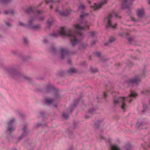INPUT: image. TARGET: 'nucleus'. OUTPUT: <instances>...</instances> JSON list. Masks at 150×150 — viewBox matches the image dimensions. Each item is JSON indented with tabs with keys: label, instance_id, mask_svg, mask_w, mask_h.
<instances>
[{
	"label": "nucleus",
	"instance_id": "nucleus-1",
	"mask_svg": "<svg viewBox=\"0 0 150 150\" xmlns=\"http://www.w3.org/2000/svg\"><path fill=\"white\" fill-rule=\"evenodd\" d=\"M58 32L63 36L69 37L71 40H74L71 41V44L73 46H74L84 37L83 34L82 33H72L71 31H67V30L63 28L61 30H59Z\"/></svg>",
	"mask_w": 150,
	"mask_h": 150
},
{
	"label": "nucleus",
	"instance_id": "nucleus-2",
	"mask_svg": "<svg viewBox=\"0 0 150 150\" xmlns=\"http://www.w3.org/2000/svg\"><path fill=\"white\" fill-rule=\"evenodd\" d=\"M137 96L136 93L131 91L130 94L127 97H119L117 98H114L113 99V103L115 105H116L118 103L121 104V108L123 110H125L127 106L125 104V102L128 101L129 103H130L133 100L132 98H136Z\"/></svg>",
	"mask_w": 150,
	"mask_h": 150
},
{
	"label": "nucleus",
	"instance_id": "nucleus-3",
	"mask_svg": "<svg viewBox=\"0 0 150 150\" xmlns=\"http://www.w3.org/2000/svg\"><path fill=\"white\" fill-rule=\"evenodd\" d=\"M12 69L13 71V72L11 73L12 75L11 77L15 80L18 81L24 80L30 84L33 83V78L23 74L17 68L16 69Z\"/></svg>",
	"mask_w": 150,
	"mask_h": 150
},
{
	"label": "nucleus",
	"instance_id": "nucleus-4",
	"mask_svg": "<svg viewBox=\"0 0 150 150\" xmlns=\"http://www.w3.org/2000/svg\"><path fill=\"white\" fill-rule=\"evenodd\" d=\"M37 91L41 92H43L45 93H48L51 92H53V99L54 100L57 99H59L61 98L59 89L50 83L47 84L46 87L42 90L39 89L37 90Z\"/></svg>",
	"mask_w": 150,
	"mask_h": 150
},
{
	"label": "nucleus",
	"instance_id": "nucleus-5",
	"mask_svg": "<svg viewBox=\"0 0 150 150\" xmlns=\"http://www.w3.org/2000/svg\"><path fill=\"white\" fill-rule=\"evenodd\" d=\"M100 138L101 139H105L106 142L109 143L110 150H131L132 145L130 144H127L121 149L118 146L112 144L110 139H105L102 136H100Z\"/></svg>",
	"mask_w": 150,
	"mask_h": 150
},
{
	"label": "nucleus",
	"instance_id": "nucleus-6",
	"mask_svg": "<svg viewBox=\"0 0 150 150\" xmlns=\"http://www.w3.org/2000/svg\"><path fill=\"white\" fill-rule=\"evenodd\" d=\"M147 72L145 69H144L142 71V75L138 74L136 75L133 79H129L126 81V83L129 86L130 85H132L133 84H139L140 82V78L142 76L144 75Z\"/></svg>",
	"mask_w": 150,
	"mask_h": 150
},
{
	"label": "nucleus",
	"instance_id": "nucleus-7",
	"mask_svg": "<svg viewBox=\"0 0 150 150\" xmlns=\"http://www.w3.org/2000/svg\"><path fill=\"white\" fill-rule=\"evenodd\" d=\"M79 100L76 99L73 102V104L70 105L67 109V113H64L63 114V117L65 119H67L69 118V113H71L74 109L76 107L79 103Z\"/></svg>",
	"mask_w": 150,
	"mask_h": 150
},
{
	"label": "nucleus",
	"instance_id": "nucleus-8",
	"mask_svg": "<svg viewBox=\"0 0 150 150\" xmlns=\"http://www.w3.org/2000/svg\"><path fill=\"white\" fill-rule=\"evenodd\" d=\"M0 68L3 69L4 70L8 73L11 77L12 75L11 73L13 71L12 69H16V68L14 66L6 67L4 66V63L2 60L0 59Z\"/></svg>",
	"mask_w": 150,
	"mask_h": 150
},
{
	"label": "nucleus",
	"instance_id": "nucleus-9",
	"mask_svg": "<svg viewBox=\"0 0 150 150\" xmlns=\"http://www.w3.org/2000/svg\"><path fill=\"white\" fill-rule=\"evenodd\" d=\"M113 16V15L111 14H109L108 16L104 18V21L106 23L105 26L106 30H108L110 28H115V25L112 24L111 22V20Z\"/></svg>",
	"mask_w": 150,
	"mask_h": 150
},
{
	"label": "nucleus",
	"instance_id": "nucleus-10",
	"mask_svg": "<svg viewBox=\"0 0 150 150\" xmlns=\"http://www.w3.org/2000/svg\"><path fill=\"white\" fill-rule=\"evenodd\" d=\"M60 54V58L62 60L64 59L66 56H69L70 54L69 51L67 49L61 48L59 50Z\"/></svg>",
	"mask_w": 150,
	"mask_h": 150
},
{
	"label": "nucleus",
	"instance_id": "nucleus-11",
	"mask_svg": "<svg viewBox=\"0 0 150 150\" xmlns=\"http://www.w3.org/2000/svg\"><path fill=\"white\" fill-rule=\"evenodd\" d=\"M57 14H58L62 17H66L68 16L70 13L71 11L68 9H66L63 11H59L57 7L55 10Z\"/></svg>",
	"mask_w": 150,
	"mask_h": 150
},
{
	"label": "nucleus",
	"instance_id": "nucleus-12",
	"mask_svg": "<svg viewBox=\"0 0 150 150\" xmlns=\"http://www.w3.org/2000/svg\"><path fill=\"white\" fill-rule=\"evenodd\" d=\"M20 59L24 62H26L33 59L32 56L31 55L24 56L23 54H20Z\"/></svg>",
	"mask_w": 150,
	"mask_h": 150
},
{
	"label": "nucleus",
	"instance_id": "nucleus-13",
	"mask_svg": "<svg viewBox=\"0 0 150 150\" xmlns=\"http://www.w3.org/2000/svg\"><path fill=\"white\" fill-rule=\"evenodd\" d=\"M28 125L27 124L24 125L22 129L23 132L22 134L25 137L27 136L30 133V131L27 127Z\"/></svg>",
	"mask_w": 150,
	"mask_h": 150
},
{
	"label": "nucleus",
	"instance_id": "nucleus-14",
	"mask_svg": "<svg viewBox=\"0 0 150 150\" xmlns=\"http://www.w3.org/2000/svg\"><path fill=\"white\" fill-rule=\"evenodd\" d=\"M89 26L87 23L86 22V23L85 24H82L81 25L79 24H77L76 27V30L80 31L83 30L85 28H88Z\"/></svg>",
	"mask_w": 150,
	"mask_h": 150
},
{
	"label": "nucleus",
	"instance_id": "nucleus-15",
	"mask_svg": "<svg viewBox=\"0 0 150 150\" xmlns=\"http://www.w3.org/2000/svg\"><path fill=\"white\" fill-rule=\"evenodd\" d=\"M107 1V0H104V1H102L98 4L96 3H94V5L92 7L94 10H96L98 8H100L104 4L106 3Z\"/></svg>",
	"mask_w": 150,
	"mask_h": 150
},
{
	"label": "nucleus",
	"instance_id": "nucleus-16",
	"mask_svg": "<svg viewBox=\"0 0 150 150\" xmlns=\"http://www.w3.org/2000/svg\"><path fill=\"white\" fill-rule=\"evenodd\" d=\"M144 9L142 8L139 9L137 11V14L138 17L141 18L144 15Z\"/></svg>",
	"mask_w": 150,
	"mask_h": 150
},
{
	"label": "nucleus",
	"instance_id": "nucleus-17",
	"mask_svg": "<svg viewBox=\"0 0 150 150\" xmlns=\"http://www.w3.org/2000/svg\"><path fill=\"white\" fill-rule=\"evenodd\" d=\"M6 128V132L7 133L9 132L10 133L8 134V135H11V133L14 130L15 128L12 126H8Z\"/></svg>",
	"mask_w": 150,
	"mask_h": 150
},
{
	"label": "nucleus",
	"instance_id": "nucleus-18",
	"mask_svg": "<svg viewBox=\"0 0 150 150\" xmlns=\"http://www.w3.org/2000/svg\"><path fill=\"white\" fill-rule=\"evenodd\" d=\"M103 120H98L96 121L94 123V127L95 129H98L99 128L100 124L103 122Z\"/></svg>",
	"mask_w": 150,
	"mask_h": 150
},
{
	"label": "nucleus",
	"instance_id": "nucleus-19",
	"mask_svg": "<svg viewBox=\"0 0 150 150\" xmlns=\"http://www.w3.org/2000/svg\"><path fill=\"white\" fill-rule=\"evenodd\" d=\"M54 100L52 98H46L45 99V103L47 105L52 104Z\"/></svg>",
	"mask_w": 150,
	"mask_h": 150
},
{
	"label": "nucleus",
	"instance_id": "nucleus-20",
	"mask_svg": "<svg viewBox=\"0 0 150 150\" xmlns=\"http://www.w3.org/2000/svg\"><path fill=\"white\" fill-rule=\"evenodd\" d=\"M19 50H11V53L13 55L18 56L20 59V54H22V53L20 52Z\"/></svg>",
	"mask_w": 150,
	"mask_h": 150
},
{
	"label": "nucleus",
	"instance_id": "nucleus-21",
	"mask_svg": "<svg viewBox=\"0 0 150 150\" xmlns=\"http://www.w3.org/2000/svg\"><path fill=\"white\" fill-rule=\"evenodd\" d=\"M50 51L53 54H55L57 51L56 47L54 46H51L50 47Z\"/></svg>",
	"mask_w": 150,
	"mask_h": 150
},
{
	"label": "nucleus",
	"instance_id": "nucleus-22",
	"mask_svg": "<svg viewBox=\"0 0 150 150\" xmlns=\"http://www.w3.org/2000/svg\"><path fill=\"white\" fill-rule=\"evenodd\" d=\"M62 28H64L67 30L66 28L65 27H62L61 28V29H60L59 30H57V33H58V34H57V33H53L52 34H50V36H52L53 37L55 38H56V37H57L59 35H62L60 34L58 32L59 30H61L62 29Z\"/></svg>",
	"mask_w": 150,
	"mask_h": 150
},
{
	"label": "nucleus",
	"instance_id": "nucleus-23",
	"mask_svg": "<svg viewBox=\"0 0 150 150\" xmlns=\"http://www.w3.org/2000/svg\"><path fill=\"white\" fill-rule=\"evenodd\" d=\"M41 29V27L40 25L39 24L36 25H33V26L31 27L30 28L31 29L34 30H36L38 29Z\"/></svg>",
	"mask_w": 150,
	"mask_h": 150
},
{
	"label": "nucleus",
	"instance_id": "nucleus-24",
	"mask_svg": "<svg viewBox=\"0 0 150 150\" xmlns=\"http://www.w3.org/2000/svg\"><path fill=\"white\" fill-rule=\"evenodd\" d=\"M70 128H69L68 129L67 131L68 132L69 137L71 139H73L74 138L75 136L73 133V132L72 131H70Z\"/></svg>",
	"mask_w": 150,
	"mask_h": 150
},
{
	"label": "nucleus",
	"instance_id": "nucleus-25",
	"mask_svg": "<svg viewBox=\"0 0 150 150\" xmlns=\"http://www.w3.org/2000/svg\"><path fill=\"white\" fill-rule=\"evenodd\" d=\"M127 2H124L122 4V9H129L130 6L127 4Z\"/></svg>",
	"mask_w": 150,
	"mask_h": 150
},
{
	"label": "nucleus",
	"instance_id": "nucleus-26",
	"mask_svg": "<svg viewBox=\"0 0 150 150\" xmlns=\"http://www.w3.org/2000/svg\"><path fill=\"white\" fill-rule=\"evenodd\" d=\"M146 123L143 122H138L137 123L136 126L137 127L138 129H139L140 127L141 126H144L146 125Z\"/></svg>",
	"mask_w": 150,
	"mask_h": 150
},
{
	"label": "nucleus",
	"instance_id": "nucleus-27",
	"mask_svg": "<svg viewBox=\"0 0 150 150\" xmlns=\"http://www.w3.org/2000/svg\"><path fill=\"white\" fill-rule=\"evenodd\" d=\"M115 40V38L112 36H111L109 38V40L105 44V45H108L110 43L114 42Z\"/></svg>",
	"mask_w": 150,
	"mask_h": 150
},
{
	"label": "nucleus",
	"instance_id": "nucleus-28",
	"mask_svg": "<svg viewBox=\"0 0 150 150\" xmlns=\"http://www.w3.org/2000/svg\"><path fill=\"white\" fill-rule=\"evenodd\" d=\"M76 72V69L74 68H70L67 71L68 75H71L72 74L75 73Z\"/></svg>",
	"mask_w": 150,
	"mask_h": 150
},
{
	"label": "nucleus",
	"instance_id": "nucleus-29",
	"mask_svg": "<svg viewBox=\"0 0 150 150\" xmlns=\"http://www.w3.org/2000/svg\"><path fill=\"white\" fill-rule=\"evenodd\" d=\"M23 43L24 45L25 46H28L29 41L27 38L25 37H23Z\"/></svg>",
	"mask_w": 150,
	"mask_h": 150
},
{
	"label": "nucleus",
	"instance_id": "nucleus-30",
	"mask_svg": "<svg viewBox=\"0 0 150 150\" xmlns=\"http://www.w3.org/2000/svg\"><path fill=\"white\" fill-rule=\"evenodd\" d=\"M91 105L92 107L91 108L90 106V105H89L90 108H89V109L88 112L89 113H91V114H93V112H94L96 110V109L92 108L93 106V104L92 103H91Z\"/></svg>",
	"mask_w": 150,
	"mask_h": 150
},
{
	"label": "nucleus",
	"instance_id": "nucleus-31",
	"mask_svg": "<svg viewBox=\"0 0 150 150\" xmlns=\"http://www.w3.org/2000/svg\"><path fill=\"white\" fill-rule=\"evenodd\" d=\"M16 118H12L8 122V126H12L14 122L16 121Z\"/></svg>",
	"mask_w": 150,
	"mask_h": 150
},
{
	"label": "nucleus",
	"instance_id": "nucleus-32",
	"mask_svg": "<svg viewBox=\"0 0 150 150\" xmlns=\"http://www.w3.org/2000/svg\"><path fill=\"white\" fill-rule=\"evenodd\" d=\"M87 46V44L86 43L81 44L79 47V50H81L82 49H85L86 47Z\"/></svg>",
	"mask_w": 150,
	"mask_h": 150
},
{
	"label": "nucleus",
	"instance_id": "nucleus-33",
	"mask_svg": "<svg viewBox=\"0 0 150 150\" xmlns=\"http://www.w3.org/2000/svg\"><path fill=\"white\" fill-rule=\"evenodd\" d=\"M33 8L32 6L28 8L25 10V12L28 14H29L30 13L33 12Z\"/></svg>",
	"mask_w": 150,
	"mask_h": 150
},
{
	"label": "nucleus",
	"instance_id": "nucleus-34",
	"mask_svg": "<svg viewBox=\"0 0 150 150\" xmlns=\"http://www.w3.org/2000/svg\"><path fill=\"white\" fill-rule=\"evenodd\" d=\"M34 21V19H32L29 20L28 22V23L27 26H28L30 28H31V27L33 26V22Z\"/></svg>",
	"mask_w": 150,
	"mask_h": 150
},
{
	"label": "nucleus",
	"instance_id": "nucleus-35",
	"mask_svg": "<svg viewBox=\"0 0 150 150\" xmlns=\"http://www.w3.org/2000/svg\"><path fill=\"white\" fill-rule=\"evenodd\" d=\"M128 41L130 45H132V42L134 41V39L132 38H128Z\"/></svg>",
	"mask_w": 150,
	"mask_h": 150
},
{
	"label": "nucleus",
	"instance_id": "nucleus-36",
	"mask_svg": "<svg viewBox=\"0 0 150 150\" xmlns=\"http://www.w3.org/2000/svg\"><path fill=\"white\" fill-rule=\"evenodd\" d=\"M39 114L43 118L46 117V113L44 112L43 111H40L39 112Z\"/></svg>",
	"mask_w": 150,
	"mask_h": 150
},
{
	"label": "nucleus",
	"instance_id": "nucleus-37",
	"mask_svg": "<svg viewBox=\"0 0 150 150\" xmlns=\"http://www.w3.org/2000/svg\"><path fill=\"white\" fill-rule=\"evenodd\" d=\"M57 1H58L59 0H56V1H54V0H47L46 1V3L47 4H48L51 3H55Z\"/></svg>",
	"mask_w": 150,
	"mask_h": 150
},
{
	"label": "nucleus",
	"instance_id": "nucleus-38",
	"mask_svg": "<svg viewBox=\"0 0 150 150\" xmlns=\"http://www.w3.org/2000/svg\"><path fill=\"white\" fill-rule=\"evenodd\" d=\"M148 107V105L147 104L144 105H143V110H142V112H144L145 111V110Z\"/></svg>",
	"mask_w": 150,
	"mask_h": 150
},
{
	"label": "nucleus",
	"instance_id": "nucleus-39",
	"mask_svg": "<svg viewBox=\"0 0 150 150\" xmlns=\"http://www.w3.org/2000/svg\"><path fill=\"white\" fill-rule=\"evenodd\" d=\"M12 0H0V1L4 4H7L10 2Z\"/></svg>",
	"mask_w": 150,
	"mask_h": 150
},
{
	"label": "nucleus",
	"instance_id": "nucleus-40",
	"mask_svg": "<svg viewBox=\"0 0 150 150\" xmlns=\"http://www.w3.org/2000/svg\"><path fill=\"white\" fill-rule=\"evenodd\" d=\"M52 22V21H49V20L47 21V27L48 28H50V27L51 26V25Z\"/></svg>",
	"mask_w": 150,
	"mask_h": 150
},
{
	"label": "nucleus",
	"instance_id": "nucleus-41",
	"mask_svg": "<svg viewBox=\"0 0 150 150\" xmlns=\"http://www.w3.org/2000/svg\"><path fill=\"white\" fill-rule=\"evenodd\" d=\"M142 93L143 94H146L148 93L150 94V89L149 90H144V91H142Z\"/></svg>",
	"mask_w": 150,
	"mask_h": 150
},
{
	"label": "nucleus",
	"instance_id": "nucleus-42",
	"mask_svg": "<svg viewBox=\"0 0 150 150\" xmlns=\"http://www.w3.org/2000/svg\"><path fill=\"white\" fill-rule=\"evenodd\" d=\"M91 70L92 73H95L98 71V69L96 68H91Z\"/></svg>",
	"mask_w": 150,
	"mask_h": 150
},
{
	"label": "nucleus",
	"instance_id": "nucleus-43",
	"mask_svg": "<svg viewBox=\"0 0 150 150\" xmlns=\"http://www.w3.org/2000/svg\"><path fill=\"white\" fill-rule=\"evenodd\" d=\"M25 137V136H23L22 134L21 135V136H20L17 139L18 142H19L20 141H21L22 139H23V137Z\"/></svg>",
	"mask_w": 150,
	"mask_h": 150
},
{
	"label": "nucleus",
	"instance_id": "nucleus-44",
	"mask_svg": "<svg viewBox=\"0 0 150 150\" xmlns=\"http://www.w3.org/2000/svg\"><path fill=\"white\" fill-rule=\"evenodd\" d=\"M4 23L8 27H11L12 26V24L11 23H9L6 21H4Z\"/></svg>",
	"mask_w": 150,
	"mask_h": 150
},
{
	"label": "nucleus",
	"instance_id": "nucleus-45",
	"mask_svg": "<svg viewBox=\"0 0 150 150\" xmlns=\"http://www.w3.org/2000/svg\"><path fill=\"white\" fill-rule=\"evenodd\" d=\"M89 33L91 34V35L90 37H93L95 34V33L94 31H91L89 32Z\"/></svg>",
	"mask_w": 150,
	"mask_h": 150
},
{
	"label": "nucleus",
	"instance_id": "nucleus-46",
	"mask_svg": "<svg viewBox=\"0 0 150 150\" xmlns=\"http://www.w3.org/2000/svg\"><path fill=\"white\" fill-rule=\"evenodd\" d=\"M86 15V13L85 14H81L80 16V18L81 19H83L85 18V16Z\"/></svg>",
	"mask_w": 150,
	"mask_h": 150
},
{
	"label": "nucleus",
	"instance_id": "nucleus-47",
	"mask_svg": "<svg viewBox=\"0 0 150 150\" xmlns=\"http://www.w3.org/2000/svg\"><path fill=\"white\" fill-rule=\"evenodd\" d=\"M64 71H62L60 72L59 74H58V75L62 77L64 76Z\"/></svg>",
	"mask_w": 150,
	"mask_h": 150
},
{
	"label": "nucleus",
	"instance_id": "nucleus-48",
	"mask_svg": "<svg viewBox=\"0 0 150 150\" xmlns=\"http://www.w3.org/2000/svg\"><path fill=\"white\" fill-rule=\"evenodd\" d=\"M43 125L40 123H37V124L36 125V127H38L40 126H42Z\"/></svg>",
	"mask_w": 150,
	"mask_h": 150
},
{
	"label": "nucleus",
	"instance_id": "nucleus-49",
	"mask_svg": "<svg viewBox=\"0 0 150 150\" xmlns=\"http://www.w3.org/2000/svg\"><path fill=\"white\" fill-rule=\"evenodd\" d=\"M67 62L68 64H71L72 63L71 60L69 58V57H68Z\"/></svg>",
	"mask_w": 150,
	"mask_h": 150
},
{
	"label": "nucleus",
	"instance_id": "nucleus-50",
	"mask_svg": "<svg viewBox=\"0 0 150 150\" xmlns=\"http://www.w3.org/2000/svg\"><path fill=\"white\" fill-rule=\"evenodd\" d=\"M19 25L22 26H25L26 25L23 22H20L19 23Z\"/></svg>",
	"mask_w": 150,
	"mask_h": 150
},
{
	"label": "nucleus",
	"instance_id": "nucleus-51",
	"mask_svg": "<svg viewBox=\"0 0 150 150\" xmlns=\"http://www.w3.org/2000/svg\"><path fill=\"white\" fill-rule=\"evenodd\" d=\"M108 59H108L105 58V59H101V61L102 62L104 63V62H107V61H108Z\"/></svg>",
	"mask_w": 150,
	"mask_h": 150
},
{
	"label": "nucleus",
	"instance_id": "nucleus-52",
	"mask_svg": "<svg viewBox=\"0 0 150 150\" xmlns=\"http://www.w3.org/2000/svg\"><path fill=\"white\" fill-rule=\"evenodd\" d=\"M77 123L75 122H73V125L74 126V129L77 127Z\"/></svg>",
	"mask_w": 150,
	"mask_h": 150
},
{
	"label": "nucleus",
	"instance_id": "nucleus-53",
	"mask_svg": "<svg viewBox=\"0 0 150 150\" xmlns=\"http://www.w3.org/2000/svg\"><path fill=\"white\" fill-rule=\"evenodd\" d=\"M96 42V40H93L91 43V45H94L95 44V43Z\"/></svg>",
	"mask_w": 150,
	"mask_h": 150
},
{
	"label": "nucleus",
	"instance_id": "nucleus-54",
	"mask_svg": "<svg viewBox=\"0 0 150 150\" xmlns=\"http://www.w3.org/2000/svg\"><path fill=\"white\" fill-rule=\"evenodd\" d=\"M79 8L82 9H83L85 8V6L83 5H81L79 6Z\"/></svg>",
	"mask_w": 150,
	"mask_h": 150
},
{
	"label": "nucleus",
	"instance_id": "nucleus-55",
	"mask_svg": "<svg viewBox=\"0 0 150 150\" xmlns=\"http://www.w3.org/2000/svg\"><path fill=\"white\" fill-rule=\"evenodd\" d=\"M45 17L43 16H41L38 18V19L40 21H43L44 20Z\"/></svg>",
	"mask_w": 150,
	"mask_h": 150
},
{
	"label": "nucleus",
	"instance_id": "nucleus-56",
	"mask_svg": "<svg viewBox=\"0 0 150 150\" xmlns=\"http://www.w3.org/2000/svg\"><path fill=\"white\" fill-rule=\"evenodd\" d=\"M19 116L22 118H23L25 116V115L22 113H20L19 114Z\"/></svg>",
	"mask_w": 150,
	"mask_h": 150
},
{
	"label": "nucleus",
	"instance_id": "nucleus-57",
	"mask_svg": "<svg viewBox=\"0 0 150 150\" xmlns=\"http://www.w3.org/2000/svg\"><path fill=\"white\" fill-rule=\"evenodd\" d=\"M96 54L97 57H100L101 55V53L100 52H98L96 53Z\"/></svg>",
	"mask_w": 150,
	"mask_h": 150
},
{
	"label": "nucleus",
	"instance_id": "nucleus-58",
	"mask_svg": "<svg viewBox=\"0 0 150 150\" xmlns=\"http://www.w3.org/2000/svg\"><path fill=\"white\" fill-rule=\"evenodd\" d=\"M77 52V51L75 50L73 51H71L70 52V54H75Z\"/></svg>",
	"mask_w": 150,
	"mask_h": 150
},
{
	"label": "nucleus",
	"instance_id": "nucleus-59",
	"mask_svg": "<svg viewBox=\"0 0 150 150\" xmlns=\"http://www.w3.org/2000/svg\"><path fill=\"white\" fill-rule=\"evenodd\" d=\"M127 64H128V66L129 67H131L132 65V63L130 62L129 61H128V62H127Z\"/></svg>",
	"mask_w": 150,
	"mask_h": 150
},
{
	"label": "nucleus",
	"instance_id": "nucleus-60",
	"mask_svg": "<svg viewBox=\"0 0 150 150\" xmlns=\"http://www.w3.org/2000/svg\"><path fill=\"white\" fill-rule=\"evenodd\" d=\"M43 42L44 43L47 44L48 43V41L47 39H45L44 40Z\"/></svg>",
	"mask_w": 150,
	"mask_h": 150
},
{
	"label": "nucleus",
	"instance_id": "nucleus-61",
	"mask_svg": "<svg viewBox=\"0 0 150 150\" xmlns=\"http://www.w3.org/2000/svg\"><path fill=\"white\" fill-rule=\"evenodd\" d=\"M9 13L11 14H13L14 13V11L13 10H9Z\"/></svg>",
	"mask_w": 150,
	"mask_h": 150
},
{
	"label": "nucleus",
	"instance_id": "nucleus-62",
	"mask_svg": "<svg viewBox=\"0 0 150 150\" xmlns=\"http://www.w3.org/2000/svg\"><path fill=\"white\" fill-rule=\"evenodd\" d=\"M5 14H6L7 15H8V14H10L9 10L5 11Z\"/></svg>",
	"mask_w": 150,
	"mask_h": 150
},
{
	"label": "nucleus",
	"instance_id": "nucleus-63",
	"mask_svg": "<svg viewBox=\"0 0 150 150\" xmlns=\"http://www.w3.org/2000/svg\"><path fill=\"white\" fill-rule=\"evenodd\" d=\"M107 96V95L106 94V93L105 92H104V93L103 95V96L104 98H106Z\"/></svg>",
	"mask_w": 150,
	"mask_h": 150
},
{
	"label": "nucleus",
	"instance_id": "nucleus-64",
	"mask_svg": "<svg viewBox=\"0 0 150 150\" xmlns=\"http://www.w3.org/2000/svg\"><path fill=\"white\" fill-rule=\"evenodd\" d=\"M44 79V77H39L38 78V79H41V80H43Z\"/></svg>",
	"mask_w": 150,
	"mask_h": 150
}]
</instances>
